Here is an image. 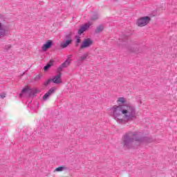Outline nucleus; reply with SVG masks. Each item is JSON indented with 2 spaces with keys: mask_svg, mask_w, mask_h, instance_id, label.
Instances as JSON below:
<instances>
[{
  "mask_svg": "<svg viewBox=\"0 0 177 177\" xmlns=\"http://www.w3.org/2000/svg\"><path fill=\"white\" fill-rule=\"evenodd\" d=\"M6 32H8V28L0 22V38L5 37V35H6Z\"/></svg>",
  "mask_w": 177,
  "mask_h": 177,
  "instance_id": "obj_7",
  "label": "nucleus"
},
{
  "mask_svg": "<svg viewBox=\"0 0 177 177\" xmlns=\"http://www.w3.org/2000/svg\"><path fill=\"white\" fill-rule=\"evenodd\" d=\"M126 45L125 44V41H122L121 39H119V43L118 44V46L119 48H124V46Z\"/></svg>",
  "mask_w": 177,
  "mask_h": 177,
  "instance_id": "obj_18",
  "label": "nucleus"
},
{
  "mask_svg": "<svg viewBox=\"0 0 177 177\" xmlns=\"http://www.w3.org/2000/svg\"><path fill=\"white\" fill-rule=\"evenodd\" d=\"M104 30V27L102 25H100L99 26L97 27L95 30V34H99L102 32Z\"/></svg>",
  "mask_w": 177,
  "mask_h": 177,
  "instance_id": "obj_14",
  "label": "nucleus"
},
{
  "mask_svg": "<svg viewBox=\"0 0 177 177\" xmlns=\"http://www.w3.org/2000/svg\"><path fill=\"white\" fill-rule=\"evenodd\" d=\"M70 63H71V59H66V60L62 64V66H63L64 68H66V67H68V66H70Z\"/></svg>",
  "mask_w": 177,
  "mask_h": 177,
  "instance_id": "obj_15",
  "label": "nucleus"
},
{
  "mask_svg": "<svg viewBox=\"0 0 177 177\" xmlns=\"http://www.w3.org/2000/svg\"><path fill=\"white\" fill-rule=\"evenodd\" d=\"M55 93V88H51L48 90V92H46L44 95L43 96V100L45 102L49 99L50 96H52Z\"/></svg>",
  "mask_w": 177,
  "mask_h": 177,
  "instance_id": "obj_8",
  "label": "nucleus"
},
{
  "mask_svg": "<svg viewBox=\"0 0 177 177\" xmlns=\"http://www.w3.org/2000/svg\"><path fill=\"white\" fill-rule=\"evenodd\" d=\"M30 92H31V89L28 87H25L22 89L21 93L19 94V96L21 97V96H23V93H30Z\"/></svg>",
  "mask_w": 177,
  "mask_h": 177,
  "instance_id": "obj_13",
  "label": "nucleus"
},
{
  "mask_svg": "<svg viewBox=\"0 0 177 177\" xmlns=\"http://www.w3.org/2000/svg\"><path fill=\"white\" fill-rule=\"evenodd\" d=\"M133 142H136V145H142V143L150 142V139L147 137H139L137 132L129 131L123 135L122 138V145L126 150L133 149Z\"/></svg>",
  "mask_w": 177,
  "mask_h": 177,
  "instance_id": "obj_2",
  "label": "nucleus"
},
{
  "mask_svg": "<svg viewBox=\"0 0 177 177\" xmlns=\"http://www.w3.org/2000/svg\"><path fill=\"white\" fill-rule=\"evenodd\" d=\"M89 27H91V24L89 23L85 24L83 26H80V28L77 31L78 35H81L82 34H84V32H85V31H86V30L89 28Z\"/></svg>",
  "mask_w": 177,
  "mask_h": 177,
  "instance_id": "obj_6",
  "label": "nucleus"
},
{
  "mask_svg": "<svg viewBox=\"0 0 177 177\" xmlns=\"http://www.w3.org/2000/svg\"><path fill=\"white\" fill-rule=\"evenodd\" d=\"M135 48H133L132 50V52H135L136 53H139V49H138V45H136Z\"/></svg>",
  "mask_w": 177,
  "mask_h": 177,
  "instance_id": "obj_21",
  "label": "nucleus"
},
{
  "mask_svg": "<svg viewBox=\"0 0 177 177\" xmlns=\"http://www.w3.org/2000/svg\"><path fill=\"white\" fill-rule=\"evenodd\" d=\"M71 57H73V55H69L68 56V59H71Z\"/></svg>",
  "mask_w": 177,
  "mask_h": 177,
  "instance_id": "obj_28",
  "label": "nucleus"
},
{
  "mask_svg": "<svg viewBox=\"0 0 177 177\" xmlns=\"http://www.w3.org/2000/svg\"><path fill=\"white\" fill-rule=\"evenodd\" d=\"M88 56H89V54L86 53H84L83 55L79 57V58L76 61V64H77V66H82V63H84V61L86 60V59L88 58Z\"/></svg>",
  "mask_w": 177,
  "mask_h": 177,
  "instance_id": "obj_5",
  "label": "nucleus"
},
{
  "mask_svg": "<svg viewBox=\"0 0 177 177\" xmlns=\"http://www.w3.org/2000/svg\"><path fill=\"white\" fill-rule=\"evenodd\" d=\"M64 68L63 65H60L59 67L58 68L59 73H60V71H63Z\"/></svg>",
  "mask_w": 177,
  "mask_h": 177,
  "instance_id": "obj_23",
  "label": "nucleus"
},
{
  "mask_svg": "<svg viewBox=\"0 0 177 177\" xmlns=\"http://www.w3.org/2000/svg\"><path fill=\"white\" fill-rule=\"evenodd\" d=\"M111 111L113 114V118L119 124L124 122L123 117L128 122L134 121L138 118V112L136 111V106L132 104H124L119 106L115 105L111 109Z\"/></svg>",
  "mask_w": 177,
  "mask_h": 177,
  "instance_id": "obj_1",
  "label": "nucleus"
},
{
  "mask_svg": "<svg viewBox=\"0 0 177 177\" xmlns=\"http://www.w3.org/2000/svg\"><path fill=\"white\" fill-rule=\"evenodd\" d=\"M93 45V41L91 38H87L84 39L80 46V49H86V48H89Z\"/></svg>",
  "mask_w": 177,
  "mask_h": 177,
  "instance_id": "obj_4",
  "label": "nucleus"
},
{
  "mask_svg": "<svg viewBox=\"0 0 177 177\" xmlns=\"http://www.w3.org/2000/svg\"><path fill=\"white\" fill-rule=\"evenodd\" d=\"M53 45V41H52V40H48V41L42 46V50H44V52H46V50H48V49L50 48Z\"/></svg>",
  "mask_w": 177,
  "mask_h": 177,
  "instance_id": "obj_10",
  "label": "nucleus"
},
{
  "mask_svg": "<svg viewBox=\"0 0 177 177\" xmlns=\"http://www.w3.org/2000/svg\"><path fill=\"white\" fill-rule=\"evenodd\" d=\"M51 81L54 84H62V73H59V74L54 76V77L53 79H51Z\"/></svg>",
  "mask_w": 177,
  "mask_h": 177,
  "instance_id": "obj_9",
  "label": "nucleus"
},
{
  "mask_svg": "<svg viewBox=\"0 0 177 177\" xmlns=\"http://www.w3.org/2000/svg\"><path fill=\"white\" fill-rule=\"evenodd\" d=\"M71 44H73V40H66V41L62 42V44H61V48L62 49H64Z\"/></svg>",
  "mask_w": 177,
  "mask_h": 177,
  "instance_id": "obj_11",
  "label": "nucleus"
},
{
  "mask_svg": "<svg viewBox=\"0 0 177 177\" xmlns=\"http://www.w3.org/2000/svg\"><path fill=\"white\" fill-rule=\"evenodd\" d=\"M51 81H52V79H49L46 82H45L44 83V86H48V85H49V84H50Z\"/></svg>",
  "mask_w": 177,
  "mask_h": 177,
  "instance_id": "obj_20",
  "label": "nucleus"
},
{
  "mask_svg": "<svg viewBox=\"0 0 177 177\" xmlns=\"http://www.w3.org/2000/svg\"><path fill=\"white\" fill-rule=\"evenodd\" d=\"M5 97H6V94H5V93L0 94V99H5Z\"/></svg>",
  "mask_w": 177,
  "mask_h": 177,
  "instance_id": "obj_22",
  "label": "nucleus"
},
{
  "mask_svg": "<svg viewBox=\"0 0 177 177\" xmlns=\"http://www.w3.org/2000/svg\"><path fill=\"white\" fill-rule=\"evenodd\" d=\"M10 48H12V46L10 44L6 46V49H10Z\"/></svg>",
  "mask_w": 177,
  "mask_h": 177,
  "instance_id": "obj_26",
  "label": "nucleus"
},
{
  "mask_svg": "<svg viewBox=\"0 0 177 177\" xmlns=\"http://www.w3.org/2000/svg\"><path fill=\"white\" fill-rule=\"evenodd\" d=\"M151 20V18L149 17H141L137 21V26H138V27H145V26H147L148 23H150Z\"/></svg>",
  "mask_w": 177,
  "mask_h": 177,
  "instance_id": "obj_3",
  "label": "nucleus"
},
{
  "mask_svg": "<svg viewBox=\"0 0 177 177\" xmlns=\"http://www.w3.org/2000/svg\"><path fill=\"white\" fill-rule=\"evenodd\" d=\"M118 102L122 103V104H131V103H125V98L119 97Z\"/></svg>",
  "mask_w": 177,
  "mask_h": 177,
  "instance_id": "obj_17",
  "label": "nucleus"
},
{
  "mask_svg": "<svg viewBox=\"0 0 177 177\" xmlns=\"http://www.w3.org/2000/svg\"><path fill=\"white\" fill-rule=\"evenodd\" d=\"M65 38L66 41H73V39H71V34H68L65 36Z\"/></svg>",
  "mask_w": 177,
  "mask_h": 177,
  "instance_id": "obj_19",
  "label": "nucleus"
},
{
  "mask_svg": "<svg viewBox=\"0 0 177 177\" xmlns=\"http://www.w3.org/2000/svg\"><path fill=\"white\" fill-rule=\"evenodd\" d=\"M99 17L97 16V15H95L93 17H92V20H96V19H98Z\"/></svg>",
  "mask_w": 177,
  "mask_h": 177,
  "instance_id": "obj_24",
  "label": "nucleus"
},
{
  "mask_svg": "<svg viewBox=\"0 0 177 177\" xmlns=\"http://www.w3.org/2000/svg\"><path fill=\"white\" fill-rule=\"evenodd\" d=\"M52 66H53V62H50V63L47 64V65L44 67V71H48V70H49V68L52 67Z\"/></svg>",
  "mask_w": 177,
  "mask_h": 177,
  "instance_id": "obj_16",
  "label": "nucleus"
},
{
  "mask_svg": "<svg viewBox=\"0 0 177 177\" xmlns=\"http://www.w3.org/2000/svg\"><path fill=\"white\" fill-rule=\"evenodd\" d=\"M68 168H67L65 165L58 167L55 170L54 172H63V171H67Z\"/></svg>",
  "mask_w": 177,
  "mask_h": 177,
  "instance_id": "obj_12",
  "label": "nucleus"
},
{
  "mask_svg": "<svg viewBox=\"0 0 177 177\" xmlns=\"http://www.w3.org/2000/svg\"><path fill=\"white\" fill-rule=\"evenodd\" d=\"M77 44H80L81 42V39H80V37H78L76 40Z\"/></svg>",
  "mask_w": 177,
  "mask_h": 177,
  "instance_id": "obj_27",
  "label": "nucleus"
},
{
  "mask_svg": "<svg viewBox=\"0 0 177 177\" xmlns=\"http://www.w3.org/2000/svg\"><path fill=\"white\" fill-rule=\"evenodd\" d=\"M41 79V76L40 75H37L35 77V81H38V80H40Z\"/></svg>",
  "mask_w": 177,
  "mask_h": 177,
  "instance_id": "obj_25",
  "label": "nucleus"
}]
</instances>
